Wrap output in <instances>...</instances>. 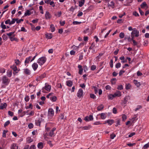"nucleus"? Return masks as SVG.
<instances>
[{
  "label": "nucleus",
  "instance_id": "nucleus-30",
  "mask_svg": "<svg viewBox=\"0 0 149 149\" xmlns=\"http://www.w3.org/2000/svg\"><path fill=\"white\" fill-rule=\"evenodd\" d=\"M27 141L28 143H30L33 141V139L30 137H28L26 138Z\"/></svg>",
  "mask_w": 149,
  "mask_h": 149
},
{
  "label": "nucleus",
  "instance_id": "nucleus-50",
  "mask_svg": "<svg viewBox=\"0 0 149 149\" xmlns=\"http://www.w3.org/2000/svg\"><path fill=\"white\" fill-rule=\"evenodd\" d=\"M124 34L123 32H121L119 34V37L120 38H123L124 37Z\"/></svg>",
  "mask_w": 149,
  "mask_h": 149
},
{
  "label": "nucleus",
  "instance_id": "nucleus-63",
  "mask_svg": "<svg viewBox=\"0 0 149 149\" xmlns=\"http://www.w3.org/2000/svg\"><path fill=\"white\" fill-rule=\"evenodd\" d=\"M14 32H11L9 33H7L6 35L10 37L14 34Z\"/></svg>",
  "mask_w": 149,
  "mask_h": 149
},
{
  "label": "nucleus",
  "instance_id": "nucleus-51",
  "mask_svg": "<svg viewBox=\"0 0 149 149\" xmlns=\"http://www.w3.org/2000/svg\"><path fill=\"white\" fill-rule=\"evenodd\" d=\"M121 63H118L116 64L115 67L116 68H118L121 67Z\"/></svg>",
  "mask_w": 149,
  "mask_h": 149
},
{
  "label": "nucleus",
  "instance_id": "nucleus-11",
  "mask_svg": "<svg viewBox=\"0 0 149 149\" xmlns=\"http://www.w3.org/2000/svg\"><path fill=\"white\" fill-rule=\"evenodd\" d=\"M7 106V104L6 103H4L3 104L1 103L0 106V110H2L6 108Z\"/></svg>",
  "mask_w": 149,
  "mask_h": 149
},
{
  "label": "nucleus",
  "instance_id": "nucleus-6",
  "mask_svg": "<svg viewBox=\"0 0 149 149\" xmlns=\"http://www.w3.org/2000/svg\"><path fill=\"white\" fill-rule=\"evenodd\" d=\"M93 116L92 115H90L89 116H86L84 118V120L86 121H89L93 120Z\"/></svg>",
  "mask_w": 149,
  "mask_h": 149
},
{
  "label": "nucleus",
  "instance_id": "nucleus-16",
  "mask_svg": "<svg viewBox=\"0 0 149 149\" xmlns=\"http://www.w3.org/2000/svg\"><path fill=\"white\" fill-rule=\"evenodd\" d=\"M121 92L120 91H117L116 92L113 94V95L115 97L117 96L120 97L121 95Z\"/></svg>",
  "mask_w": 149,
  "mask_h": 149
},
{
  "label": "nucleus",
  "instance_id": "nucleus-31",
  "mask_svg": "<svg viewBox=\"0 0 149 149\" xmlns=\"http://www.w3.org/2000/svg\"><path fill=\"white\" fill-rule=\"evenodd\" d=\"M17 19L16 18H13L12 19V20L11 21H10V25H11L12 24H14L15 22V21H16L17 20Z\"/></svg>",
  "mask_w": 149,
  "mask_h": 149
},
{
  "label": "nucleus",
  "instance_id": "nucleus-13",
  "mask_svg": "<svg viewBox=\"0 0 149 149\" xmlns=\"http://www.w3.org/2000/svg\"><path fill=\"white\" fill-rule=\"evenodd\" d=\"M66 85L69 87H71L73 85V82L70 80H69L66 81Z\"/></svg>",
  "mask_w": 149,
  "mask_h": 149
},
{
  "label": "nucleus",
  "instance_id": "nucleus-48",
  "mask_svg": "<svg viewBox=\"0 0 149 149\" xmlns=\"http://www.w3.org/2000/svg\"><path fill=\"white\" fill-rule=\"evenodd\" d=\"M11 68L15 72L17 71V68L16 66H12Z\"/></svg>",
  "mask_w": 149,
  "mask_h": 149
},
{
  "label": "nucleus",
  "instance_id": "nucleus-44",
  "mask_svg": "<svg viewBox=\"0 0 149 149\" xmlns=\"http://www.w3.org/2000/svg\"><path fill=\"white\" fill-rule=\"evenodd\" d=\"M10 123V121L9 120H8L4 124V127H5L7 126H8Z\"/></svg>",
  "mask_w": 149,
  "mask_h": 149
},
{
  "label": "nucleus",
  "instance_id": "nucleus-26",
  "mask_svg": "<svg viewBox=\"0 0 149 149\" xmlns=\"http://www.w3.org/2000/svg\"><path fill=\"white\" fill-rule=\"evenodd\" d=\"M140 6L141 8H143L144 7L147 6V5L145 2H144Z\"/></svg>",
  "mask_w": 149,
  "mask_h": 149
},
{
  "label": "nucleus",
  "instance_id": "nucleus-32",
  "mask_svg": "<svg viewBox=\"0 0 149 149\" xmlns=\"http://www.w3.org/2000/svg\"><path fill=\"white\" fill-rule=\"evenodd\" d=\"M108 6L112 7L113 8L114 6V3L113 1H111L110 3L108 4Z\"/></svg>",
  "mask_w": 149,
  "mask_h": 149
},
{
  "label": "nucleus",
  "instance_id": "nucleus-1",
  "mask_svg": "<svg viewBox=\"0 0 149 149\" xmlns=\"http://www.w3.org/2000/svg\"><path fill=\"white\" fill-rule=\"evenodd\" d=\"M47 59V58L45 56H42L38 59L37 62L41 66L45 63Z\"/></svg>",
  "mask_w": 149,
  "mask_h": 149
},
{
  "label": "nucleus",
  "instance_id": "nucleus-40",
  "mask_svg": "<svg viewBox=\"0 0 149 149\" xmlns=\"http://www.w3.org/2000/svg\"><path fill=\"white\" fill-rule=\"evenodd\" d=\"M46 36L47 38L48 39H51L52 38V34L50 33L49 34L46 35Z\"/></svg>",
  "mask_w": 149,
  "mask_h": 149
},
{
  "label": "nucleus",
  "instance_id": "nucleus-39",
  "mask_svg": "<svg viewBox=\"0 0 149 149\" xmlns=\"http://www.w3.org/2000/svg\"><path fill=\"white\" fill-rule=\"evenodd\" d=\"M117 89L118 90H121L123 89V86L122 85H119L118 86Z\"/></svg>",
  "mask_w": 149,
  "mask_h": 149
},
{
  "label": "nucleus",
  "instance_id": "nucleus-8",
  "mask_svg": "<svg viewBox=\"0 0 149 149\" xmlns=\"http://www.w3.org/2000/svg\"><path fill=\"white\" fill-rule=\"evenodd\" d=\"M114 122V120L113 119H108L105 121L104 124L108 123L109 125H111Z\"/></svg>",
  "mask_w": 149,
  "mask_h": 149
},
{
  "label": "nucleus",
  "instance_id": "nucleus-54",
  "mask_svg": "<svg viewBox=\"0 0 149 149\" xmlns=\"http://www.w3.org/2000/svg\"><path fill=\"white\" fill-rule=\"evenodd\" d=\"M125 72V71L123 70V69L121 70L119 72V75L120 76H121L122 75L123 73Z\"/></svg>",
  "mask_w": 149,
  "mask_h": 149
},
{
  "label": "nucleus",
  "instance_id": "nucleus-7",
  "mask_svg": "<svg viewBox=\"0 0 149 149\" xmlns=\"http://www.w3.org/2000/svg\"><path fill=\"white\" fill-rule=\"evenodd\" d=\"M54 111L52 108L49 109L48 111V115L51 116H53L54 115Z\"/></svg>",
  "mask_w": 149,
  "mask_h": 149
},
{
  "label": "nucleus",
  "instance_id": "nucleus-33",
  "mask_svg": "<svg viewBox=\"0 0 149 149\" xmlns=\"http://www.w3.org/2000/svg\"><path fill=\"white\" fill-rule=\"evenodd\" d=\"M137 120V119H136V116H135L134 117L132 118L131 119L132 122L133 123H134Z\"/></svg>",
  "mask_w": 149,
  "mask_h": 149
},
{
  "label": "nucleus",
  "instance_id": "nucleus-25",
  "mask_svg": "<svg viewBox=\"0 0 149 149\" xmlns=\"http://www.w3.org/2000/svg\"><path fill=\"white\" fill-rule=\"evenodd\" d=\"M31 12L30 10H27L24 13V16H29L31 14Z\"/></svg>",
  "mask_w": 149,
  "mask_h": 149
},
{
  "label": "nucleus",
  "instance_id": "nucleus-4",
  "mask_svg": "<svg viewBox=\"0 0 149 149\" xmlns=\"http://www.w3.org/2000/svg\"><path fill=\"white\" fill-rule=\"evenodd\" d=\"M51 89V86L49 85H46L45 88H43L42 89V91L43 93H45V90L48 91H50Z\"/></svg>",
  "mask_w": 149,
  "mask_h": 149
},
{
  "label": "nucleus",
  "instance_id": "nucleus-45",
  "mask_svg": "<svg viewBox=\"0 0 149 149\" xmlns=\"http://www.w3.org/2000/svg\"><path fill=\"white\" fill-rule=\"evenodd\" d=\"M28 111H29L28 110L27 111H24L22 112V113H21V114L20 115L21 117H23L25 115L26 113H28Z\"/></svg>",
  "mask_w": 149,
  "mask_h": 149
},
{
  "label": "nucleus",
  "instance_id": "nucleus-60",
  "mask_svg": "<svg viewBox=\"0 0 149 149\" xmlns=\"http://www.w3.org/2000/svg\"><path fill=\"white\" fill-rule=\"evenodd\" d=\"M96 66L95 65H93L91 67V70H94L96 69Z\"/></svg>",
  "mask_w": 149,
  "mask_h": 149
},
{
  "label": "nucleus",
  "instance_id": "nucleus-19",
  "mask_svg": "<svg viewBox=\"0 0 149 149\" xmlns=\"http://www.w3.org/2000/svg\"><path fill=\"white\" fill-rule=\"evenodd\" d=\"M31 58V56H29V57L26 58L25 60V61H24V63H25V65H26V64L29 63V62L30 61V59Z\"/></svg>",
  "mask_w": 149,
  "mask_h": 149
},
{
  "label": "nucleus",
  "instance_id": "nucleus-17",
  "mask_svg": "<svg viewBox=\"0 0 149 149\" xmlns=\"http://www.w3.org/2000/svg\"><path fill=\"white\" fill-rule=\"evenodd\" d=\"M18 146L17 144L15 143H13L11 146V149H18Z\"/></svg>",
  "mask_w": 149,
  "mask_h": 149
},
{
  "label": "nucleus",
  "instance_id": "nucleus-57",
  "mask_svg": "<svg viewBox=\"0 0 149 149\" xmlns=\"http://www.w3.org/2000/svg\"><path fill=\"white\" fill-rule=\"evenodd\" d=\"M12 73L11 71H9L7 72V75L9 77H10L11 76Z\"/></svg>",
  "mask_w": 149,
  "mask_h": 149
},
{
  "label": "nucleus",
  "instance_id": "nucleus-14",
  "mask_svg": "<svg viewBox=\"0 0 149 149\" xmlns=\"http://www.w3.org/2000/svg\"><path fill=\"white\" fill-rule=\"evenodd\" d=\"M45 76L46 74H44L37 77L36 80L38 81H40V80H42L43 78H45Z\"/></svg>",
  "mask_w": 149,
  "mask_h": 149
},
{
  "label": "nucleus",
  "instance_id": "nucleus-49",
  "mask_svg": "<svg viewBox=\"0 0 149 149\" xmlns=\"http://www.w3.org/2000/svg\"><path fill=\"white\" fill-rule=\"evenodd\" d=\"M113 60L112 59H111V60L109 62V65H110V67L111 68H112L113 67Z\"/></svg>",
  "mask_w": 149,
  "mask_h": 149
},
{
  "label": "nucleus",
  "instance_id": "nucleus-10",
  "mask_svg": "<svg viewBox=\"0 0 149 149\" xmlns=\"http://www.w3.org/2000/svg\"><path fill=\"white\" fill-rule=\"evenodd\" d=\"M45 18L46 19H49L51 17V16L48 11H46L45 14Z\"/></svg>",
  "mask_w": 149,
  "mask_h": 149
},
{
  "label": "nucleus",
  "instance_id": "nucleus-18",
  "mask_svg": "<svg viewBox=\"0 0 149 149\" xmlns=\"http://www.w3.org/2000/svg\"><path fill=\"white\" fill-rule=\"evenodd\" d=\"M133 83L138 87H139L141 85V84L137 80L134 79L133 81Z\"/></svg>",
  "mask_w": 149,
  "mask_h": 149
},
{
  "label": "nucleus",
  "instance_id": "nucleus-27",
  "mask_svg": "<svg viewBox=\"0 0 149 149\" xmlns=\"http://www.w3.org/2000/svg\"><path fill=\"white\" fill-rule=\"evenodd\" d=\"M133 38H132V40L134 45L138 47H139V46L138 45V43L136 42L134 40H133Z\"/></svg>",
  "mask_w": 149,
  "mask_h": 149
},
{
  "label": "nucleus",
  "instance_id": "nucleus-37",
  "mask_svg": "<svg viewBox=\"0 0 149 149\" xmlns=\"http://www.w3.org/2000/svg\"><path fill=\"white\" fill-rule=\"evenodd\" d=\"M117 80L115 78H113L111 79V82L112 84H115L116 83Z\"/></svg>",
  "mask_w": 149,
  "mask_h": 149
},
{
  "label": "nucleus",
  "instance_id": "nucleus-20",
  "mask_svg": "<svg viewBox=\"0 0 149 149\" xmlns=\"http://www.w3.org/2000/svg\"><path fill=\"white\" fill-rule=\"evenodd\" d=\"M101 119L102 120L105 119L107 116L106 113H102L100 114Z\"/></svg>",
  "mask_w": 149,
  "mask_h": 149
},
{
  "label": "nucleus",
  "instance_id": "nucleus-15",
  "mask_svg": "<svg viewBox=\"0 0 149 149\" xmlns=\"http://www.w3.org/2000/svg\"><path fill=\"white\" fill-rule=\"evenodd\" d=\"M32 67L34 71H36L38 68V65L37 63H34L32 65Z\"/></svg>",
  "mask_w": 149,
  "mask_h": 149
},
{
  "label": "nucleus",
  "instance_id": "nucleus-38",
  "mask_svg": "<svg viewBox=\"0 0 149 149\" xmlns=\"http://www.w3.org/2000/svg\"><path fill=\"white\" fill-rule=\"evenodd\" d=\"M131 86L129 84H127L125 85V88L127 90H128L130 88Z\"/></svg>",
  "mask_w": 149,
  "mask_h": 149
},
{
  "label": "nucleus",
  "instance_id": "nucleus-42",
  "mask_svg": "<svg viewBox=\"0 0 149 149\" xmlns=\"http://www.w3.org/2000/svg\"><path fill=\"white\" fill-rule=\"evenodd\" d=\"M1 27L3 29H5L6 28V25L4 24V22H2L1 23Z\"/></svg>",
  "mask_w": 149,
  "mask_h": 149
},
{
  "label": "nucleus",
  "instance_id": "nucleus-35",
  "mask_svg": "<svg viewBox=\"0 0 149 149\" xmlns=\"http://www.w3.org/2000/svg\"><path fill=\"white\" fill-rule=\"evenodd\" d=\"M103 55L102 53H100L99 55L96 57V60L97 61H99V60L100 59V57Z\"/></svg>",
  "mask_w": 149,
  "mask_h": 149
},
{
  "label": "nucleus",
  "instance_id": "nucleus-5",
  "mask_svg": "<svg viewBox=\"0 0 149 149\" xmlns=\"http://www.w3.org/2000/svg\"><path fill=\"white\" fill-rule=\"evenodd\" d=\"M83 90L81 88L79 89L77 94V97L79 98H81L83 95Z\"/></svg>",
  "mask_w": 149,
  "mask_h": 149
},
{
  "label": "nucleus",
  "instance_id": "nucleus-36",
  "mask_svg": "<svg viewBox=\"0 0 149 149\" xmlns=\"http://www.w3.org/2000/svg\"><path fill=\"white\" fill-rule=\"evenodd\" d=\"M120 119H116V125H115L116 126H118V125H120Z\"/></svg>",
  "mask_w": 149,
  "mask_h": 149
},
{
  "label": "nucleus",
  "instance_id": "nucleus-55",
  "mask_svg": "<svg viewBox=\"0 0 149 149\" xmlns=\"http://www.w3.org/2000/svg\"><path fill=\"white\" fill-rule=\"evenodd\" d=\"M49 3L50 5L52 6L53 7H54L55 6L54 2L53 1L50 2Z\"/></svg>",
  "mask_w": 149,
  "mask_h": 149
},
{
  "label": "nucleus",
  "instance_id": "nucleus-28",
  "mask_svg": "<svg viewBox=\"0 0 149 149\" xmlns=\"http://www.w3.org/2000/svg\"><path fill=\"white\" fill-rule=\"evenodd\" d=\"M104 107L102 104H101L97 107V110L98 111L101 110L104 108Z\"/></svg>",
  "mask_w": 149,
  "mask_h": 149
},
{
  "label": "nucleus",
  "instance_id": "nucleus-58",
  "mask_svg": "<svg viewBox=\"0 0 149 149\" xmlns=\"http://www.w3.org/2000/svg\"><path fill=\"white\" fill-rule=\"evenodd\" d=\"M72 48L74 50L78 51V50L79 47L76 46L75 45H73L72 47Z\"/></svg>",
  "mask_w": 149,
  "mask_h": 149
},
{
  "label": "nucleus",
  "instance_id": "nucleus-43",
  "mask_svg": "<svg viewBox=\"0 0 149 149\" xmlns=\"http://www.w3.org/2000/svg\"><path fill=\"white\" fill-rule=\"evenodd\" d=\"M61 11H59L56 14H55V15L58 17H60L61 15Z\"/></svg>",
  "mask_w": 149,
  "mask_h": 149
},
{
  "label": "nucleus",
  "instance_id": "nucleus-34",
  "mask_svg": "<svg viewBox=\"0 0 149 149\" xmlns=\"http://www.w3.org/2000/svg\"><path fill=\"white\" fill-rule=\"evenodd\" d=\"M129 96H125L124 98L123 101V102L124 104L127 103L128 99Z\"/></svg>",
  "mask_w": 149,
  "mask_h": 149
},
{
  "label": "nucleus",
  "instance_id": "nucleus-62",
  "mask_svg": "<svg viewBox=\"0 0 149 149\" xmlns=\"http://www.w3.org/2000/svg\"><path fill=\"white\" fill-rule=\"evenodd\" d=\"M116 136V135L114 134H111L110 135V138L111 139H113Z\"/></svg>",
  "mask_w": 149,
  "mask_h": 149
},
{
  "label": "nucleus",
  "instance_id": "nucleus-53",
  "mask_svg": "<svg viewBox=\"0 0 149 149\" xmlns=\"http://www.w3.org/2000/svg\"><path fill=\"white\" fill-rule=\"evenodd\" d=\"M114 96L113 95V94H110L109 95V99L110 100H112L114 97Z\"/></svg>",
  "mask_w": 149,
  "mask_h": 149
},
{
  "label": "nucleus",
  "instance_id": "nucleus-56",
  "mask_svg": "<svg viewBox=\"0 0 149 149\" xmlns=\"http://www.w3.org/2000/svg\"><path fill=\"white\" fill-rule=\"evenodd\" d=\"M90 97L91 98L95 99L96 98V96L93 94H91L90 95Z\"/></svg>",
  "mask_w": 149,
  "mask_h": 149
},
{
  "label": "nucleus",
  "instance_id": "nucleus-61",
  "mask_svg": "<svg viewBox=\"0 0 149 149\" xmlns=\"http://www.w3.org/2000/svg\"><path fill=\"white\" fill-rule=\"evenodd\" d=\"M133 15H134L135 16H136V17L139 16V14L136 11H134L133 13Z\"/></svg>",
  "mask_w": 149,
  "mask_h": 149
},
{
  "label": "nucleus",
  "instance_id": "nucleus-22",
  "mask_svg": "<svg viewBox=\"0 0 149 149\" xmlns=\"http://www.w3.org/2000/svg\"><path fill=\"white\" fill-rule=\"evenodd\" d=\"M79 6L80 7H81L82 6L84 3H85V0H80V1H79Z\"/></svg>",
  "mask_w": 149,
  "mask_h": 149
},
{
  "label": "nucleus",
  "instance_id": "nucleus-24",
  "mask_svg": "<svg viewBox=\"0 0 149 149\" xmlns=\"http://www.w3.org/2000/svg\"><path fill=\"white\" fill-rule=\"evenodd\" d=\"M50 100L52 102H55L56 101L57 99L56 97L55 96H54L52 97H51L50 98Z\"/></svg>",
  "mask_w": 149,
  "mask_h": 149
},
{
  "label": "nucleus",
  "instance_id": "nucleus-41",
  "mask_svg": "<svg viewBox=\"0 0 149 149\" xmlns=\"http://www.w3.org/2000/svg\"><path fill=\"white\" fill-rule=\"evenodd\" d=\"M92 88L94 89L95 94H96L97 93L98 88L97 87L95 86H93L92 87Z\"/></svg>",
  "mask_w": 149,
  "mask_h": 149
},
{
  "label": "nucleus",
  "instance_id": "nucleus-29",
  "mask_svg": "<svg viewBox=\"0 0 149 149\" xmlns=\"http://www.w3.org/2000/svg\"><path fill=\"white\" fill-rule=\"evenodd\" d=\"M50 28L51 29V32H53L55 31V29L54 25L51 24L50 25Z\"/></svg>",
  "mask_w": 149,
  "mask_h": 149
},
{
  "label": "nucleus",
  "instance_id": "nucleus-47",
  "mask_svg": "<svg viewBox=\"0 0 149 149\" xmlns=\"http://www.w3.org/2000/svg\"><path fill=\"white\" fill-rule=\"evenodd\" d=\"M83 129L84 130H88L91 128L90 126H85L82 127Z\"/></svg>",
  "mask_w": 149,
  "mask_h": 149
},
{
  "label": "nucleus",
  "instance_id": "nucleus-64",
  "mask_svg": "<svg viewBox=\"0 0 149 149\" xmlns=\"http://www.w3.org/2000/svg\"><path fill=\"white\" fill-rule=\"evenodd\" d=\"M59 23L60 25L61 26H63L65 24V21H63L62 22L61 21H60Z\"/></svg>",
  "mask_w": 149,
  "mask_h": 149
},
{
  "label": "nucleus",
  "instance_id": "nucleus-52",
  "mask_svg": "<svg viewBox=\"0 0 149 149\" xmlns=\"http://www.w3.org/2000/svg\"><path fill=\"white\" fill-rule=\"evenodd\" d=\"M8 131L5 130H3V133L2 136L3 137H5L6 136V133Z\"/></svg>",
  "mask_w": 149,
  "mask_h": 149
},
{
  "label": "nucleus",
  "instance_id": "nucleus-12",
  "mask_svg": "<svg viewBox=\"0 0 149 149\" xmlns=\"http://www.w3.org/2000/svg\"><path fill=\"white\" fill-rule=\"evenodd\" d=\"M24 73L26 75H29L31 74V71L29 69H24Z\"/></svg>",
  "mask_w": 149,
  "mask_h": 149
},
{
  "label": "nucleus",
  "instance_id": "nucleus-59",
  "mask_svg": "<svg viewBox=\"0 0 149 149\" xmlns=\"http://www.w3.org/2000/svg\"><path fill=\"white\" fill-rule=\"evenodd\" d=\"M28 127L29 129H31L33 127V125L32 123L29 124L28 125Z\"/></svg>",
  "mask_w": 149,
  "mask_h": 149
},
{
  "label": "nucleus",
  "instance_id": "nucleus-9",
  "mask_svg": "<svg viewBox=\"0 0 149 149\" xmlns=\"http://www.w3.org/2000/svg\"><path fill=\"white\" fill-rule=\"evenodd\" d=\"M3 83L6 85H7L9 83L8 79L6 76L3 77Z\"/></svg>",
  "mask_w": 149,
  "mask_h": 149
},
{
  "label": "nucleus",
  "instance_id": "nucleus-3",
  "mask_svg": "<svg viewBox=\"0 0 149 149\" xmlns=\"http://www.w3.org/2000/svg\"><path fill=\"white\" fill-rule=\"evenodd\" d=\"M44 121V119L42 118H39L38 120H35V124L37 126H40L41 123Z\"/></svg>",
  "mask_w": 149,
  "mask_h": 149
},
{
  "label": "nucleus",
  "instance_id": "nucleus-2",
  "mask_svg": "<svg viewBox=\"0 0 149 149\" xmlns=\"http://www.w3.org/2000/svg\"><path fill=\"white\" fill-rule=\"evenodd\" d=\"M139 31L136 30V29H134L133 31L131 33V36L132 38L135 36L136 37H138L139 36Z\"/></svg>",
  "mask_w": 149,
  "mask_h": 149
},
{
  "label": "nucleus",
  "instance_id": "nucleus-23",
  "mask_svg": "<svg viewBox=\"0 0 149 149\" xmlns=\"http://www.w3.org/2000/svg\"><path fill=\"white\" fill-rule=\"evenodd\" d=\"M37 147L39 149H42L43 147V143L41 142L39 143L38 144Z\"/></svg>",
  "mask_w": 149,
  "mask_h": 149
},
{
  "label": "nucleus",
  "instance_id": "nucleus-21",
  "mask_svg": "<svg viewBox=\"0 0 149 149\" xmlns=\"http://www.w3.org/2000/svg\"><path fill=\"white\" fill-rule=\"evenodd\" d=\"M56 128L55 127L53 128L49 133V135L51 136H52L54 135V132Z\"/></svg>",
  "mask_w": 149,
  "mask_h": 149
},
{
  "label": "nucleus",
  "instance_id": "nucleus-46",
  "mask_svg": "<svg viewBox=\"0 0 149 149\" xmlns=\"http://www.w3.org/2000/svg\"><path fill=\"white\" fill-rule=\"evenodd\" d=\"M81 22H79L77 21H74L72 22V24L74 25H78L80 24Z\"/></svg>",
  "mask_w": 149,
  "mask_h": 149
}]
</instances>
